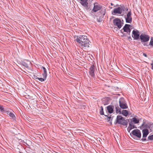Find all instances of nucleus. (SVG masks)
I'll return each instance as SVG.
<instances>
[{
    "label": "nucleus",
    "mask_w": 153,
    "mask_h": 153,
    "mask_svg": "<svg viewBox=\"0 0 153 153\" xmlns=\"http://www.w3.org/2000/svg\"><path fill=\"white\" fill-rule=\"evenodd\" d=\"M148 139L151 140H153V134L149 136L148 137Z\"/></svg>",
    "instance_id": "nucleus-28"
},
{
    "label": "nucleus",
    "mask_w": 153,
    "mask_h": 153,
    "mask_svg": "<svg viewBox=\"0 0 153 153\" xmlns=\"http://www.w3.org/2000/svg\"><path fill=\"white\" fill-rule=\"evenodd\" d=\"M143 55L146 57L147 56L146 54L145 53H143Z\"/></svg>",
    "instance_id": "nucleus-30"
},
{
    "label": "nucleus",
    "mask_w": 153,
    "mask_h": 153,
    "mask_svg": "<svg viewBox=\"0 0 153 153\" xmlns=\"http://www.w3.org/2000/svg\"><path fill=\"white\" fill-rule=\"evenodd\" d=\"M143 45H144V46H148V45H147V44H146V43H144V44H143Z\"/></svg>",
    "instance_id": "nucleus-31"
},
{
    "label": "nucleus",
    "mask_w": 153,
    "mask_h": 153,
    "mask_svg": "<svg viewBox=\"0 0 153 153\" xmlns=\"http://www.w3.org/2000/svg\"><path fill=\"white\" fill-rule=\"evenodd\" d=\"M132 18L131 16V11L128 12L126 15V21L127 23H131Z\"/></svg>",
    "instance_id": "nucleus-12"
},
{
    "label": "nucleus",
    "mask_w": 153,
    "mask_h": 153,
    "mask_svg": "<svg viewBox=\"0 0 153 153\" xmlns=\"http://www.w3.org/2000/svg\"><path fill=\"white\" fill-rule=\"evenodd\" d=\"M116 122L117 123L121 124L123 126H126L128 123L120 115L117 116Z\"/></svg>",
    "instance_id": "nucleus-2"
},
{
    "label": "nucleus",
    "mask_w": 153,
    "mask_h": 153,
    "mask_svg": "<svg viewBox=\"0 0 153 153\" xmlns=\"http://www.w3.org/2000/svg\"><path fill=\"white\" fill-rule=\"evenodd\" d=\"M95 66L94 65H92L89 68V73L91 76L93 77L95 76Z\"/></svg>",
    "instance_id": "nucleus-13"
},
{
    "label": "nucleus",
    "mask_w": 153,
    "mask_h": 153,
    "mask_svg": "<svg viewBox=\"0 0 153 153\" xmlns=\"http://www.w3.org/2000/svg\"><path fill=\"white\" fill-rule=\"evenodd\" d=\"M105 9H102L101 10V12H102L101 14L102 15H104L105 13Z\"/></svg>",
    "instance_id": "nucleus-26"
},
{
    "label": "nucleus",
    "mask_w": 153,
    "mask_h": 153,
    "mask_svg": "<svg viewBox=\"0 0 153 153\" xmlns=\"http://www.w3.org/2000/svg\"><path fill=\"white\" fill-rule=\"evenodd\" d=\"M7 114L9 115L10 117H11V118L13 119L14 120L15 119V116L13 113L11 112H7Z\"/></svg>",
    "instance_id": "nucleus-19"
},
{
    "label": "nucleus",
    "mask_w": 153,
    "mask_h": 153,
    "mask_svg": "<svg viewBox=\"0 0 153 153\" xmlns=\"http://www.w3.org/2000/svg\"><path fill=\"white\" fill-rule=\"evenodd\" d=\"M100 21H100V20H98V22H100Z\"/></svg>",
    "instance_id": "nucleus-33"
},
{
    "label": "nucleus",
    "mask_w": 153,
    "mask_h": 153,
    "mask_svg": "<svg viewBox=\"0 0 153 153\" xmlns=\"http://www.w3.org/2000/svg\"><path fill=\"white\" fill-rule=\"evenodd\" d=\"M131 122H134L135 124H137L139 123V120L135 117H134L131 119Z\"/></svg>",
    "instance_id": "nucleus-18"
},
{
    "label": "nucleus",
    "mask_w": 153,
    "mask_h": 153,
    "mask_svg": "<svg viewBox=\"0 0 153 153\" xmlns=\"http://www.w3.org/2000/svg\"><path fill=\"white\" fill-rule=\"evenodd\" d=\"M92 0H82L80 1V3L84 7L88 8V4L90 2H91Z\"/></svg>",
    "instance_id": "nucleus-11"
},
{
    "label": "nucleus",
    "mask_w": 153,
    "mask_h": 153,
    "mask_svg": "<svg viewBox=\"0 0 153 153\" xmlns=\"http://www.w3.org/2000/svg\"><path fill=\"white\" fill-rule=\"evenodd\" d=\"M42 68L43 70V73L42 74L43 76H45V77H47V72L46 69L45 67H42Z\"/></svg>",
    "instance_id": "nucleus-20"
},
{
    "label": "nucleus",
    "mask_w": 153,
    "mask_h": 153,
    "mask_svg": "<svg viewBox=\"0 0 153 153\" xmlns=\"http://www.w3.org/2000/svg\"><path fill=\"white\" fill-rule=\"evenodd\" d=\"M122 114L124 116L126 117L128 114V111L126 110H123L122 111Z\"/></svg>",
    "instance_id": "nucleus-21"
},
{
    "label": "nucleus",
    "mask_w": 153,
    "mask_h": 153,
    "mask_svg": "<svg viewBox=\"0 0 153 153\" xmlns=\"http://www.w3.org/2000/svg\"><path fill=\"white\" fill-rule=\"evenodd\" d=\"M123 10V8L122 7H119L114 8L112 13L113 15L117 14H121L122 13Z\"/></svg>",
    "instance_id": "nucleus-5"
},
{
    "label": "nucleus",
    "mask_w": 153,
    "mask_h": 153,
    "mask_svg": "<svg viewBox=\"0 0 153 153\" xmlns=\"http://www.w3.org/2000/svg\"><path fill=\"white\" fill-rule=\"evenodd\" d=\"M113 23L114 25L117 26L119 29L121 27L123 24L122 22L121 19L118 18H116L113 20Z\"/></svg>",
    "instance_id": "nucleus-4"
},
{
    "label": "nucleus",
    "mask_w": 153,
    "mask_h": 153,
    "mask_svg": "<svg viewBox=\"0 0 153 153\" xmlns=\"http://www.w3.org/2000/svg\"><path fill=\"white\" fill-rule=\"evenodd\" d=\"M150 127V126L148 125V124L144 122L140 126V128L141 129H147L148 128H149Z\"/></svg>",
    "instance_id": "nucleus-15"
},
{
    "label": "nucleus",
    "mask_w": 153,
    "mask_h": 153,
    "mask_svg": "<svg viewBox=\"0 0 153 153\" xmlns=\"http://www.w3.org/2000/svg\"><path fill=\"white\" fill-rule=\"evenodd\" d=\"M132 36L134 39L137 40L140 37L139 32L137 30H133L132 31Z\"/></svg>",
    "instance_id": "nucleus-9"
},
{
    "label": "nucleus",
    "mask_w": 153,
    "mask_h": 153,
    "mask_svg": "<svg viewBox=\"0 0 153 153\" xmlns=\"http://www.w3.org/2000/svg\"><path fill=\"white\" fill-rule=\"evenodd\" d=\"M130 26V25L126 24L123 28L124 31L127 32L129 34H130L131 32V30L129 28Z\"/></svg>",
    "instance_id": "nucleus-14"
},
{
    "label": "nucleus",
    "mask_w": 153,
    "mask_h": 153,
    "mask_svg": "<svg viewBox=\"0 0 153 153\" xmlns=\"http://www.w3.org/2000/svg\"><path fill=\"white\" fill-rule=\"evenodd\" d=\"M0 110L2 112L4 111V108L3 106L0 105Z\"/></svg>",
    "instance_id": "nucleus-27"
},
{
    "label": "nucleus",
    "mask_w": 153,
    "mask_h": 153,
    "mask_svg": "<svg viewBox=\"0 0 153 153\" xmlns=\"http://www.w3.org/2000/svg\"><path fill=\"white\" fill-rule=\"evenodd\" d=\"M101 110L100 111V113L101 115H104V112L103 111V108L102 106H101L100 107Z\"/></svg>",
    "instance_id": "nucleus-24"
},
{
    "label": "nucleus",
    "mask_w": 153,
    "mask_h": 153,
    "mask_svg": "<svg viewBox=\"0 0 153 153\" xmlns=\"http://www.w3.org/2000/svg\"><path fill=\"white\" fill-rule=\"evenodd\" d=\"M132 134L139 139L141 137V133L140 130L137 129L134 130L132 132Z\"/></svg>",
    "instance_id": "nucleus-7"
},
{
    "label": "nucleus",
    "mask_w": 153,
    "mask_h": 153,
    "mask_svg": "<svg viewBox=\"0 0 153 153\" xmlns=\"http://www.w3.org/2000/svg\"><path fill=\"white\" fill-rule=\"evenodd\" d=\"M149 45H150L153 47V39H151Z\"/></svg>",
    "instance_id": "nucleus-25"
},
{
    "label": "nucleus",
    "mask_w": 153,
    "mask_h": 153,
    "mask_svg": "<svg viewBox=\"0 0 153 153\" xmlns=\"http://www.w3.org/2000/svg\"><path fill=\"white\" fill-rule=\"evenodd\" d=\"M135 128L134 125L133 124L132 122H131L129 124V126L128 129H129L130 130Z\"/></svg>",
    "instance_id": "nucleus-17"
},
{
    "label": "nucleus",
    "mask_w": 153,
    "mask_h": 153,
    "mask_svg": "<svg viewBox=\"0 0 153 153\" xmlns=\"http://www.w3.org/2000/svg\"><path fill=\"white\" fill-rule=\"evenodd\" d=\"M149 36L145 34H141L140 36V39L142 42H148L149 39Z\"/></svg>",
    "instance_id": "nucleus-6"
},
{
    "label": "nucleus",
    "mask_w": 153,
    "mask_h": 153,
    "mask_svg": "<svg viewBox=\"0 0 153 153\" xmlns=\"http://www.w3.org/2000/svg\"><path fill=\"white\" fill-rule=\"evenodd\" d=\"M151 65L152 66V68L153 69V63L151 64Z\"/></svg>",
    "instance_id": "nucleus-32"
},
{
    "label": "nucleus",
    "mask_w": 153,
    "mask_h": 153,
    "mask_svg": "<svg viewBox=\"0 0 153 153\" xmlns=\"http://www.w3.org/2000/svg\"><path fill=\"white\" fill-rule=\"evenodd\" d=\"M19 153H22V152H20Z\"/></svg>",
    "instance_id": "nucleus-35"
},
{
    "label": "nucleus",
    "mask_w": 153,
    "mask_h": 153,
    "mask_svg": "<svg viewBox=\"0 0 153 153\" xmlns=\"http://www.w3.org/2000/svg\"><path fill=\"white\" fill-rule=\"evenodd\" d=\"M36 78L38 79L41 82H43L46 79V77L45 78V76H43V78L37 77Z\"/></svg>",
    "instance_id": "nucleus-22"
},
{
    "label": "nucleus",
    "mask_w": 153,
    "mask_h": 153,
    "mask_svg": "<svg viewBox=\"0 0 153 153\" xmlns=\"http://www.w3.org/2000/svg\"><path fill=\"white\" fill-rule=\"evenodd\" d=\"M115 109L116 110V113H120V114L121 113L120 109L118 106H116L115 108Z\"/></svg>",
    "instance_id": "nucleus-23"
},
{
    "label": "nucleus",
    "mask_w": 153,
    "mask_h": 153,
    "mask_svg": "<svg viewBox=\"0 0 153 153\" xmlns=\"http://www.w3.org/2000/svg\"><path fill=\"white\" fill-rule=\"evenodd\" d=\"M111 5H113V4L112 3H111Z\"/></svg>",
    "instance_id": "nucleus-34"
},
{
    "label": "nucleus",
    "mask_w": 153,
    "mask_h": 153,
    "mask_svg": "<svg viewBox=\"0 0 153 153\" xmlns=\"http://www.w3.org/2000/svg\"><path fill=\"white\" fill-rule=\"evenodd\" d=\"M94 7L92 10V11L96 12L100 10L102 8V7L97 3H94Z\"/></svg>",
    "instance_id": "nucleus-8"
},
{
    "label": "nucleus",
    "mask_w": 153,
    "mask_h": 153,
    "mask_svg": "<svg viewBox=\"0 0 153 153\" xmlns=\"http://www.w3.org/2000/svg\"><path fill=\"white\" fill-rule=\"evenodd\" d=\"M75 40L82 48L84 47L87 48L89 47L90 41L87 36H77Z\"/></svg>",
    "instance_id": "nucleus-1"
},
{
    "label": "nucleus",
    "mask_w": 153,
    "mask_h": 153,
    "mask_svg": "<svg viewBox=\"0 0 153 153\" xmlns=\"http://www.w3.org/2000/svg\"><path fill=\"white\" fill-rule=\"evenodd\" d=\"M23 65L26 67H28V64L27 63H25V62L23 63Z\"/></svg>",
    "instance_id": "nucleus-29"
},
{
    "label": "nucleus",
    "mask_w": 153,
    "mask_h": 153,
    "mask_svg": "<svg viewBox=\"0 0 153 153\" xmlns=\"http://www.w3.org/2000/svg\"><path fill=\"white\" fill-rule=\"evenodd\" d=\"M107 110L110 114L112 113L113 112L114 106L112 105H109L107 107Z\"/></svg>",
    "instance_id": "nucleus-16"
},
{
    "label": "nucleus",
    "mask_w": 153,
    "mask_h": 153,
    "mask_svg": "<svg viewBox=\"0 0 153 153\" xmlns=\"http://www.w3.org/2000/svg\"><path fill=\"white\" fill-rule=\"evenodd\" d=\"M142 131L143 133V138H142L141 139V140L142 141H146V137L149 134V130L148 129H143Z\"/></svg>",
    "instance_id": "nucleus-10"
},
{
    "label": "nucleus",
    "mask_w": 153,
    "mask_h": 153,
    "mask_svg": "<svg viewBox=\"0 0 153 153\" xmlns=\"http://www.w3.org/2000/svg\"><path fill=\"white\" fill-rule=\"evenodd\" d=\"M119 106L122 109H126L128 108V106L126 101L124 98L121 97L119 100Z\"/></svg>",
    "instance_id": "nucleus-3"
}]
</instances>
